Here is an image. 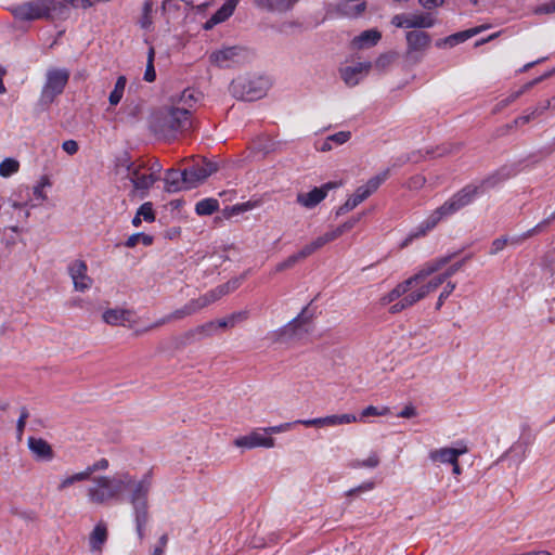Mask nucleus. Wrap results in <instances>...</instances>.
<instances>
[{"instance_id": "f257e3e1", "label": "nucleus", "mask_w": 555, "mask_h": 555, "mask_svg": "<svg viewBox=\"0 0 555 555\" xmlns=\"http://www.w3.org/2000/svg\"><path fill=\"white\" fill-rule=\"evenodd\" d=\"M449 257H439L425 262L418 270L384 294L379 302L389 306L391 314L400 313L436 292L449 278L462 269L464 261L447 267Z\"/></svg>"}, {"instance_id": "f03ea898", "label": "nucleus", "mask_w": 555, "mask_h": 555, "mask_svg": "<svg viewBox=\"0 0 555 555\" xmlns=\"http://www.w3.org/2000/svg\"><path fill=\"white\" fill-rule=\"evenodd\" d=\"M479 186L469 184L463 188L461 191L455 193L452 197L446 201L440 207L435 209L427 218L420 223V225L412 232L409 237L401 244V247L408 246V244L417 237L426 235L427 232L436 228L442 220L454 215L460 209L469 205L474 198L478 195Z\"/></svg>"}, {"instance_id": "7ed1b4c3", "label": "nucleus", "mask_w": 555, "mask_h": 555, "mask_svg": "<svg viewBox=\"0 0 555 555\" xmlns=\"http://www.w3.org/2000/svg\"><path fill=\"white\" fill-rule=\"evenodd\" d=\"M130 482L131 474L128 472L98 476L87 488L86 495L93 505H106L119 501Z\"/></svg>"}, {"instance_id": "20e7f679", "label": "nucleus", "mask_w": 555, "mask_h": 555, "mask_svg": "<svg viewBox=\"0 0 555 555\" xmlns=\"http://www.w3.org/2000/svg\"><path fill=\"white\" fill-rule=\"evenodd\" d=\"M153 479L151 474L143 475L137 480L131 475V482L126 487L129 490V502L132 506L133 517L139 539L144 538L145 526L149 521V494L152 489Z\"/></svg>"}, {"instance_id": "39448f33", "label": "nucleus", "mask_w": 555, "mask_h": 555, "mask_svg": "<svg viewBox=\"0 0 555 555\" xmlns=\"http://www.w3.org/2000/svg\"><path fill=\"white\" fill-rule=\"evenodd\" d=\"M189 118V109L186 107H179L172 104L154 114L151 128L156 134L171 139L178 132L186 129Z\"/></svg>"}, {"instance_id": "423d86ee", "label": "nucleus", "mask_w": 555, "mask_h": 555, "mask_svg": "<svg viewBox=\"0 0 555 555\" xmlns=\"http://www.w3.org/2000/svg\"><path fill=\"white\" fill-rule=\"evenodd\" d=\"M54 0H35L12 8V14L21 21H33L49 17L56 10Z\"/></svg>"}, {"instance_id": "0eeeda50", "label": "nucleus", "mask_w": 555, "mask_h": 555, "mask_svg": "<svg viewBox=\"0 0 555 555\" xmlns=\"http://www.w3.org/2000/svg\"><path fill=\"white\" fill-rule=\"evenodd\" d=\"M69 79V72L65 68H50L46 75V82L41 90L40 101L51 104L60 95Z\"/></svg>"}, {"instance_id": "6e6552de", "label": "nucleus", "mask_w": 555, "mask_h": 555, "mask_svg": "<svg viewBox=\"0 0 555 555\" xmlns=\"http://www.w3.org/2000/svg\"><path fill=\"white\" fill-rule=\"evenodd\" d=\"M310 330V321L304 314L298 315L283 327L269 334V338L274 343H288L301 338Z\"/></svg>"}, {"instance_id": "1a4fd4ad", "label": "nucleus", "mask_w": 555, "mask_h": 555, "mask_svg": "<svg viewBox=\"0 0 555 555\" xmlns=\"http://www.w3.org/2000/svg\"><path fill=\"white\" fill-rule=\"evenodd\" d=\"M250 57V53L241 47H228L210 54V62L219 67L228 68L243 64Z\"/></svg>"}, {"instance_id": "9d476101", "label": "nucleus", "mask_w": 555, "mask_h": 555, "mask_svg": "<svg viewBox=\"0 0 555 555\" xmlns=\"http://www.w3.org/2000/svg\"><path fill=\"white\" fill-rule=\"evenodd\" d=\"M128 179L132 183L133 193H139L140 197H144L157 181L156 176L150 173L144 164L130 165L128 167Z\"/></svg>"}, {"instance_id": "9b49d317", "label": "nucleus", "mask_w": 555, "mask_h": 555, "mask_svg": "<svg viewBox=\"0 0 555 555\" xmlns=\"http://www.w3.org/2000/svg\"><path fill=\"white\" fill-rule=\"evenodd\" d=\"M233 444L241 449L266 448L271 449L275 446V440L268 436L264 428L255 429L244 436L234 439Z\"/></svg>"}, {"instance_id": "f8f14e48", "label": "nucleus", "mask_w": 555, "mask_h": 555, "mask_svg": "<svg viewBox=\"0 0 555 555\" xmlns=\"http://www.w3.org/2000/svg\"><path fill=\"white\" fill-rule=\"evenodd\" d=\"M67 272L73 281L74 289L76 292L85 293L93 285L92 278L88 274V266L81 259L73 260L68 267Z\"/></svg>"}, {"instance_id": "ddd939ff", "label": "nucleus", "mask_w": 555, "mask_h": 555, "mask_svg": "<svg viewBox=\"0 0 555 555\" xmlns=\"http://www.w3.org/2000/svg\"><path fill=\"white\" fill-rule=\"evenodd\" d=\"M232 92L235 96L253 101L263 96L268 89V81L263 79V88L256 86L255 81L245 78H238L231 85Z\"/></svg>"}, {"instance_id": "4468645a", "label": "nucleus", "mask_w": 555, "mask_h": 555, "mask_svg": "<svg viewBox=\"0 0 555 555\" xmlns=\"http://www.w3.org/2000/svg\"><path fill=\"white\" fill-rule=\"evenodd\" d=\"M341 182H327L321 185L320 188H314L306 193H298L296 196V202L298 205L306 209H312L317 207L322 201L325 199L327 193L336 188H339Z\"/></svg>"}, {"instance_id": "2eb2a0df", "label": "nucleus", "mask_w": 555, "mask_h": 555, "mask_svg": "<svg viewBox=\"0 0 555 555\" xmlns=\"http://www.w3.org/2000/svg\"><path fill=\"white\" fill-rule=\"evenodd\" d=\"M102 321L109 326L132 328L134 326V312L122 307L108 308L103 311Z\"/></svg>"}, {"instance_id": "dca6fc26", "label": "nucleus", "mask_w": 555, "mask_h": 555, "mask_svg": "<svg viewBox=\"0 0 555 555\" xmlns=\"http://www.w3.org/2000/svg\"><path fill=\"white\" fill-rule=\"evenodd\" d=\"M28 205L26 203L13 202L8 207L3 208V212L0 216V225H4L13 232L18 231L17 222L20 219L26 220L29 217L28 211H24L23 208Z\"/></svg>"}, {"instance_id": "f3484780", "label": "nucleus", "mask_w": 555, "mask_h": 555, "mask_svg": "<svg viewBox=\"0 0 555 555\" xmlns=\"http://www.w3.org/2000/svg\"><path fill=\"white\" fill-rule=\"evenodd\" d=\"M373 64L371 62H359L347 65L339 69V75L345 85L354 87L359 85L370 73Z\"/></svg>"}, {"instance_id": "a211bd4d", "label": "nucleus", "mask_w": 555, "mask_h": 555, "mask_svg": "<svg viewBox=\"0 0 555 555\" xmlns=\"http://www.w3.org/2000/svg\"><path fill=\"white\" fill-rule=\"evenodd\" d=\"M391 24L403 28H429L434 26L435 18L429 13L397 14Z\"/></svg>"}, {"instance_id": "6ab92c4d", "label": "nucleus", "mask_w": 555, "mask_h": 555, "mask_svg": "<svg viewBox=\"0 0 555 555\" xmlns=\"http://www.w3.org/2000/svg\"><path fill=\"white\" fill-rule=\"evenodd\" d=\"M216 171L217 165L206 160L184 169V176L188 178V188H195Z\"/></svg>"}, {"instance_id": "aec40b11", "label": "nucleus", "mask_w": 555, "mask_h": 555, "mask_svg": "<svg viewBox=\"0 0 555 555\" xmlns=\"http://www.w3.org/2000/svg\"><path fill=\"white\" fill-rule=\"evenodd\" d=\"M27 446L36 460L50 462L54 459L52 446L42 438L29 437Z\"/></svg>"}, {"instance_id": "412c9836", "label": "nucleus", "mask_w": 555, "mask_h": 555, "mask_svg": "<svg viewBox=\"0 0 555 555\" xmlns=\"http://www.w3.org/2000/svg\"><path fill=\"white\" fill-rule=\"evenodd\" d=\"M387 177H388V172L387 171L372 177L371 179L367 180V182L365 184L360 185L354 191V193L352 194V197L360 205L369 196H371L374 192L377 191V189L382 185V183L386 181Z\"/></svg>"}, {"instance_id": "4be33fe9", "label": "nucleus", "mask_w": 555, "mask_h": 555, "mask_svg": "<svg viewBox=\"0 0 555 555\" xmlns=\"http://www.w3.org/2000/svg\"><path fill=\"white\" fill-rule=\"evenodd\" d=\"M467 452L466 448L457 449V448H439L434 449L428 453V457L434 463L441 464H454L455 460Z\"/></svg>"}, {"instance_id": "5701e85b", "label": "nucleus", "mask_w": 555, "mask_h": 555, "mask_svg": "<svg viewBox=\"0 0 555 555\" xmlns=\"http://www.w3.org/2000/svg\"><path fill=\"white\" fill-rule=\"evenodd\" d=\"M198 310L193 301L190 300L188 304H185L182 308L180 309H177L175 311H172L170 314L164 317L163 319L156 321L154 324H152L151 326L147 327L146 331L149 330H154V328H157L159 326H163L164 324L166 323H169L171 321H177V320H181L185 317H189V315H192L194 313H196Z\"/></svg>"}, {"instance_id": "b1692460", "label": "nucleus", "mask_w": 555, "mask_h": 555, "mask_svg": "<svg viewBox=\"0 0 555 555\" xmlns=\"http://www.w3.org/2000/svg\"><path fill=\"white\" fill-rule=\"evenodd\" d=\"M165 189L170 193L189 190L190 188H188V178L184 176V170L181 172L175 169L168 170L165 176Z\"/></svg>"}, {"instance_id": "393cba45", "label": "nucleus", "mask_w": 555, "mask_h": 555, "mask_svg": "<svg viewBox=\"0 0 555 555\" xmlns=\"http://www.w3.org/2000/svg\"><path fill=\"white\" fill-rule=\"evenodd\" d=\"M236 5V0H225L222 7L205 23V28L210 29L227 21L233 14Z\"/></svg>"}, {"instance_id": "a878e982", "label": "nucleus", "mask_w": 555, "mask_h": 555, "mask_svg": "<svg viewBox=\"0 0 555 555\" xmlns=\"http://www.w3.org/2000/svg\"><path fill=\"white\" fill-rule=\"evenodd\" d=\"M380 33L376 29H369L354 37L351 44L356 49H366L375 46L380 39Z\"/></svg>"}, {"instance_id": "bb28decb", "label": "nucleus", "mask_w": 555, "mask_h": 555, "mask_svg": "<svg viewBox=\"0 0 555 555\" xmlns=\"http://www.w3.org/2000/svg\"><path fill=\"white\" fill-rule=\"evenodd\" d=\"M409 49L412 51H421L428 48L430 37L424 31L412 30L406 34Z\"/></svg>"}, {"instance_id": "cd10ccee", "label": "nucleus", "mask_w": 555, "mask_h": 555, "mask_svg": "<svg viewBox=\"0 0 555 555\" xmlns=\"http://www.w3.org/2000/svg\"><path fill=\"white\" fill-rule=\"evenodd\" d=\"M228 327H230L229 317L199 325L194 330V334L198 335L199 337H208L211 336L218 328L223 330Z\"/></svg>"}, {"instance_id": "c85d7f7f", "label": "nucleus", "mask_w": 555, "mask_h": 555, "mask_svg": "<svg viewBox=\"0 0 555 555\" xmlns=\"http://www.w3.org/2000/svg\"><path fill=\"white\" fill-rule=\"evenodd\" d=\"M107 540V528L104 522H99L90 534L91 551H102L103 544Z\"/></svg>"}, {"instance_id": "c756f323", "label": "nucleus", "mask_w": 555, "mask_h": 555, "mask_svg": "<svg viewBox=\"0 0 555 555\" xmlns=\"http://www.w3.org/2000/svg\"><path fill=\"white\" fill-rule=\"evenodd\" d=\"M163 11L168 20H178L185 14V4L182 0H165Z\"/></svg>"}, {"instance_id": "7c9ffc66", "label": "nucleus", "mask_w": 555, "mask_h": 555, "mask_svg": "<svg viewBox=\"0 0 555 555\" xmlns=\"http://www.w3.org/2000/svg\"><path fill=\"white\" fill-rule=\"evenodd\" d=\"M299 0H255L259 8L270 11L285 12L292 9Z\"/></svg>"}, {"instance_id": "2f4dec72", "label": "nucleus", "mask_w": 555, "mask_h": 555, "mask_svg": "<svg viewBox=\"0 0 555 555\" xmlns=\"http://www.w3.org/2000/svg\"><path fill=\"white\" fill-rule=\"evenodd\" d=\"M324 417V427H336L340 425H348L358 422V417L354 414H333Z\"/></svg>"}, {"instance_id": "473e14b6", "label": "nucleus", "mask_w": 555, "mask_h": 555, "mask_svg": "<svg viewBox=\"0 0 555 555\" xmlns=\"http://www.w3.org/2000/svg\"><path fill=\"white\" fill-rule=\"evenodd\" d=\"M86 475L83 472L74 473L72 475H65L60 478L56 485L57 492H65L77 482L86 481Z\"/></svg>"}, {"instance_id": "72a5a7b5", "label": "nucleus", "mask_w": 555, "mask_h": 555, "mask_svg": "<svg viewBox=\"0 0 555 555\" xmlns=\"http://www.w3.org/2000/svg\"><path fill=\"white\" fill-rule=\"evenodd\" d=\"M127 79L125 76H119L115 82L113 91L109 93L108 102L111 106H116L120 103L125 88H126Z\"/></svg>"}, {"instance_id": "f704fd0d", "label": "nucleus", "mask_w": 555, "mask_h": 555, "mask_svg": "<svg viewBox=\"0 0 555 555\" xmlns=\"http://www.w3.org/2000/svg\"><path fill=\"white\" fill-rule=\"evenodd\" d=\"M219 209V203L215 198H205L195 206V211L199 216H209Z\"/></svg>"}, {"instance_id": "c9c22d12", "label": "nucleus", "mask_w": 555, "mask_h": 555, "mask_svg": "<svg viewBox=\"0 0 555 555\" xmlns=\"http://www.w3.org/2000/svg\"><path fill=\"white\" fill-rule=\"evenodd\" d=\"M199 94L193 89H185L179 96L176 106L186 107L189 111L198 101Z\"/></svg>"}, {"instance_id": "e433bc0d", "label": "nucleus", "mask_w": 555, "mask_h": 555, "mask_svg": "<svg viewBox=\"0 0 555 555\" xmlns=\"http://www.w3.org/2000/svg\"><path fill=\"white\" fill-rule=\"evenodd\" d=\"M515 173L516 172H515L514 169L507 168V167H503L496 173H494L493 176H491L488 179H486L483 181V184H486L488 186H494L498 183L503 182V181L514 177Z\"/></svg>"}, {"instance_id": "4c0bfd02", "label": "nucleus", "mask_w": 555, "mask_h": 555, "mask_svg": "<svg viewBox=\"0 0 555 555\" xmlns=\"http://www.w3.org/2000/svg\"><path fill=\"white\" fill-rule=\"evenodd\" d=\"M50 185V182L47 178H42L40 180V182L34 186L33 189V195H34V201L36 203L34 204H29L27 206H30V207H34L36 206L37 204H41L43 203L44 201H47L48 196L47 194L44 193V188L46 186H49Z\"/></svg>"}, {"instance_id": "58836bf2", "label": "nucleus", "mask_w": 555, "mask_h": 555, "mask_svg": "<svg viewBox=\"0 0 555 555\" xmlns=\"http://www.w3.org/2000/svg\"><path fill=\"white\" fill-rule=\"evenodd\" d=\"M20 170V163L15 158H5L0 163V176L9 178Z\"/></svg>"}, {"instance_id": "ea45409f", "label": "nucleus", "mask_w": 555, "mask_h": 555, "mask_svg": "<svg viewBox=\"0 0 555 555\" xmlns=\"http://www.w3.org/2000/svg\"><path fill=\"white\" fill-rule=\"evenodd\" d=\"M480 30H481V28H473V29H468L465 31H461V33L451 35L444 40V43H447L451 47L455 46V44H457L460 42H464L465 40L469 39L470 37L477 35Z\"/></svg>"}, {"instance_id": "a19ab883", "label": "nucleus", "mask_w": 555, "mask_h": 555, "mask_svg": "<svg viewBox=\"0 0 555 555\" xmlns=\"http://www.w3.org/2000/svg\"><path fill=\"white\" fill-rule=\"evenodd\" d=\"M240 285L238 280L229 281L225 284L219 285L215 289L210 291L209 293L211 296H214V299L219 300L222 296L229 294L230 292H233Z\"/></svg>"}, {"instance_id": "79ce46f5", "label": "nucleus", "mask_w": 555, "mask_h": 555, "mask_svg": "<svg viewBox=\"0 0 555 555\" xmlns=\"http://www.w3.org/2000/svg\"><path fill=\"white\" fill-rule=\"evenodd\" d=\"M153 243V236L145 233H134L128 237L126 241V246L129 248H133L139 244H143L144 246H150Z\"/></svg>"}, {"instance_id": "37998d69", "label": "nucleus", "mask_w": 555, "mask_h": 555, "mask_svg": "<svg viewBox=\"0 0 555 555\" xmlns=\"http://www.w3.org/2000/svg\"><path fill=\"white\" fill-rule=\"evenodd\" d=\"M154 57H155V50L153 47H151L147 52V62H146V68L144 72V80L147 82H153L156 79V72H155V67H154Z\"/></svg>"}, {"instance_id": "c03bdc74", "label": "nucleus", "mask_w": 555, "mask_h": 555, "mask_svg": "<svg viewBox=\"0 0 555 555\" xmlns=\"http://www.w3.org/2000/svg\"><path fill=\"white\" fill-rule=\"evenodd\" d=\"M379 464V457L376 453L370 454V456L365 460H353L350 463L352 468H375Z\"/></svg>"}, {"instance_id": "a18cd8bd", "label": "nucleus", "mask_w": 555, "mask_h": 555, "mask_svg": "<svg viewBox=\"0 0 555 555\" xmlns=\"http://www.w3.org/2000/svg\"><path fill=\"white\" fill-rule=\"evenodd\" d=\"M109 467V462L107 459H100L92 463L91 465H88L82 472L86 475V479H90L92 474L100 470H106Z\"/></svg>"}, {"instance_id": "49530a36", "label": "nucleus", "mask_w": 555, "mask_h": 555, "mask_svg": "<svg viewBox=\"0 0 555 555\" xmlns=\"http://www.w3.org/2000/svg\"><path fill=\"white\" fill-rule=\"evenodd\" d=\"M137 212L145 222H153L155 220V211L151 202L143 203Z\"/></svg>"}, {"instance_id": "de8ad7c7", "label": "nucleus", "mask_w": 555, "mask_h": 555, "mask_svg": "<svg viewBox=\"0 0 555 555\" xmlns=\"http://www.w3.org/2000/svg\"><path fill=\"white\" fill-rule=\"evenodd\" d=\"M456 287V284L454 282L448 281L441 291V293L438 296L437 302H436V309L439 310L444 301L449 298V296L454 292Z\"/></svg>"}, {"instance_id": "09e8293b", "label": "nucleus", "mask_w": 555, "mask_h": 555, "mask_svg": "<svg viewBox=\"0 0 555 555\" xmlns=\"http://www.w3.org/2000/svg\"><path fill=\"white\" fill-rule=\"evenodd\" d=\"M396 54L395 53H385L377 57V60L374 63V66L378 70H386L391 63L395 61Z\"/></svg>"}, {"instance_id": "8fccbe9b", "label": "nucleus", "mask_w": 555, "mask_h": 555, "mask_svg": "<svg viewBox=\"0 0 555 555\" xmlns=\"http://www.w3.org/2000/svg\"><path fill=\"white\" fill-rule=\"evenodd\" d=\"M555 219V211L547 218H545L544 220H542L541 222H539L534 228L528 230L522 238H528L537 233H540L541 231H543L546 227H548L551 224V222Z\"/></svg>"}, {"instance_id": "3c124183", "label": "nucleus", "mask_w": 555, "mask_h": 555, "mask_svg": "<svg viewBox=\"0 0 555 555\" xmlns=\"http://www.w3.org/2000/svg\"><path fill=\"white\" fill-rule=\"evenodd\" d=\"M389 408L384 406L382 409H378L374 405H369L365 409L362 410L360 418L358 421H361L363 417L366 416H384L389 413Z\"/></svg>"}, {"instance_id": "603ef678", "label": "nucleus", "mask_w": 555, "mask_h": 555, "mask_svg": "<svg viewBox=\"0 0 555 555\" xmlns=\"http://www.w3.org/2000/svg\"><path fill=\"white\" fill-rule=\"evenodd\" d=\"M256 207H257V203L256 202L248 201V202H245V203L236 204V205L232 206L231 208H229V214L228 215L229 216L240 215V214L253 210Z\"/></svg>"}, {"instance_id": "864d4df0", "label": "nucleus", "mask_w": 555, "mask_h": 555, "mask_svg": "<svg viewBox=\"0 0 555 555\" xmlns=\"http://www.w3.org/2000/svg\"><path fill=\"white\" fill-rule=\"evenodd\" d=\"M296 425H297V423H295V421H294V422L282 423L280 425H275V426L266 427L264 429H266L268 436L271 437V435H273V434H281V433L288 431V430L293 429Z\"/></svg>"}, {"instance_id": "5fc2aeb1", "label": "nucleus", "mask_w": 555, "mask_h": 555, "mask_svg": "<svg viewBox=\"0 0 555 555\" xmlns=\"http://www.w3.org/2000/svg\"><path fill=\"white\" fill-rule=\"evenodd\" d=\"M299 258L297 257V254H293L291 256H288L286 259H284L283 261L279 262L276 266H275V272H282L284 270H287V269H291L293 268L297 262H299Z\"/></svg>"}, {"instance_id": "6e6d98bb", "label": "nucleus", "mask_w": 555, "mask_h": 555, "mask_svg": "<svg viewBox=\"0 0 555 555\" xmlns=\"http://www.w3.org/2000/svg\"><path fill=\"white\" fill-rule=\"evenodd\" d=\"M351 139L350 131H339L328 135V140L335 145H343Z\"/></svg>"}, {"instance_id": "4d7b16f0", "label": "nucleus", "mask_w": 555, "mask_h": 555, "mask_svg": "<svg viewBox=\"0 0 555 555\" xmlns=\"http://www.w3.org/2000/svg\"><path fill=\"white\" fill-rule=\"evenodd\" d=\"M542 113L543 112H541V106H538L531 113L517 117L514 122L516 126L526 125L530 120L534 119L537 116L541 115Z\"/></svg>"}, {"instance_id": "13d9d810", "label": "nucleus", "mask_w": 555, "mask_h": 555, "mask_svg": "<svg viewBox=\"0 0 555 555\" xmlns=\"http://www.w3.org/2000/svg\"><path fill=\"white\" fill-rule=\"evenodd\" d=\"M197 310H202L204 309L205 307L214 304L216 301V299H214V296H211V294L208 292L206 294H204L203 296L196 298V299H193Z\"/></svg>"}, {"instance_id": "bf43d9fd", "label": "nucleus", "mask_w": 555, "mask_h": 555, "mask_svg": "<svg viewBox=\"0 0 555 555\" xmlns=\"http://www.w3.org/2000/svg\"><path fill=\"white\" fill-rule=\"evenodd\" d=\"M295 423L297 425H302L305 427H324V417L309 418V420H296Z\"/></svg>"}, {"instance_id": "052dcab7", "label": "nucleus", "mask_w": 555, "mask_h": 555, "mask_svg": "<svg viewBox=\"0 0 555 555\" xmlns=\"http://www.w3.org/2000/svg\"><path fill=\"white\" fill-rule=\"evenodd\" d=\"M151 13H152V5L146 2L144 4V9H143V16L140 20V25L144 29L150 28V26L152 25V20H151V16H150Z\"/></svg>"}, {"instance_id": "680f3d73", "label": "nucleus", "mask_w": 555, "mask_h": 555, "mask_svg": "<svg viewBox=\"0 0 555 555\" xmlns=\"http://www.w3.org/2000/svg\"><path fill=\"white\" fill-rule=\"evenodd\" d=\"M507 242H508V240L506 237L495 238L491 244L489 253L491 255H496L498 253H500L501 250H503L505 248V246L507 245Z\"/></svg>"}, {"instance_id": "e2e57ef3", "label": "nucleus", "mask_w": 555, "mask_h": 555, "mask_svg": "<svg viewBox=\"0 0 555 555\" xmlns=\"http://www.w3.org/2000/svg\"><path fill=\"white\" fill-rule=\"evenodd\" d=\"M228 317H229L230 327H234L236 324L245 321L248 318V313H247V311H237Z\"/></svg>"}, {"instance_id": "0e129e2a", "label": "nucleus", "mask_w": 555, "mask_h": 555, "mask_svg": "<svg viewBox=\"0 0 555 555\" xmlns=\"http://www.w3.org/2000/svg\"><path fill=\"white\" fill-rule=\"evenodd\" d=\"M425 182H426L425 177H423L421 175H416V176L410 178L406 185L411 190H418L424 186Z\"/></svg>"}, {"instance_id": "69168bd1", "label": "nucleus", "mask_w": 555, "mask_h": 555, "mask_svg": "<svg viewBox=\"0 0 555 555\" xmlns=\"http://www.w3.org/2000/svg\"><path fill=\"white\" fill-rule=\"evenodd\" d=\"M62 149L68 155H74L78 152V143L75 140H66L62 144Z\"/></svg>"}, {"instance_id": "338daca9", "label": "nucleus", "mask_w": 555, "mask_h": 555, "mask_svg": "<svg viewBox=\"0 0 555 555\" xmlns=\"http://www.w3.org/2000/svg\"><path fill=\"white\" fill-rule=\"evenodd\" d=\"M315 251L317 250L314 249L312 244L308 243L296 254H297V257L299 258V260L301 261V260L306 259L307 257L311 256L312 254H314Z\"/></svg>"}, {"instance_id": "774afa93", "label": "nucleus", "mask_w": 555, "mask_h": 555, "mask_svg": "<svg viewBox=\"0 0 555 555\" xmlns=\"http://www.w3.org/2000/svg\"><path fill=\"white\" fill-rule=\"evenodd\" d=\"M535 12L539 14L555 13V0H552L547 3L538 7Z\"/></svg>"}]
</instances>
